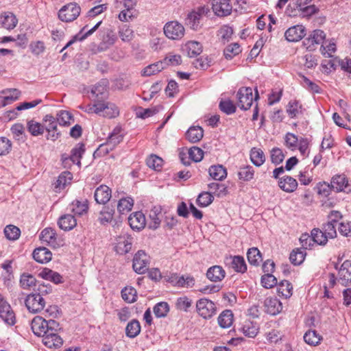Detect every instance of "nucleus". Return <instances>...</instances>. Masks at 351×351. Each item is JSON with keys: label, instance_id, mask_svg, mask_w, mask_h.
Instances as JSON below:
<instances>
[{"label": "nucleus", "instance_id": "obj_1", "mask_svg": "<svg viewBox=\"0 0 351 351\" xmlns=\"http://www.w3.org/2000/svg\"><path fill=\"white\" fill-rule=\"evenodd\" d=\"M31 328L34 335L43 337L48 332V330L51 332L55 330H60V325L53 319L47 321L42 317L36 316L32 321Z\"/></svg>", "mask_w": 351, "mask_h": 351}, {"label": "nucleus", "instance_id": "obj_2", "mask_svg": "<svg viewBox=\"0 0 351 351\" xmlns=\"http://www.w3.org/2000/svg\"><path fill=\"white\" fill-rule=\"evenodd\" d=\"M209 13L210 9L208 6H199L188 14L186 24L194 30L199 29L202 27V18Z\"/></svg>", "mask_w": 351, "mask_h": 351}, {"label": "nucleus", "instance_id": "obj_3", "mask_svg": "<svg viewBox=\"0 0 351 351\" xmlns=\"http://www.w3.org/2000/svg\"><path fill=\"white\" fill-rule=\"evenodd\" d=\"M81 8L76 3H70L64 5L58 12L59 19L64 22H71L80 15Z\"/></svg>", "mask_w": 351, "mask_h": 351}, {"label": "nucleus", "instance_id": "obj_4", "mask_svg": "<svg viewBox=\"0 0 351 351\" xmlns=\"http://www.w3.org/2000/svg\"><path fill=\"white\" fill-rule=\"evenodd\" d=\"M165 35L171 40L182 38L185 32L184 26L176 21L167 23L163 28Z\"/></svg>", "mask_w": 351, "mask_h": 351}, {"label": "nucleus", "instance_id": "obj_5", "mask_svg": "<svg viewBox=\"0 0 351 351\" xmlns=\"http://www.w3.org/2000/svg\"><path fill=\"white\" fill-rule=\"evenodd\" d=\"M25 304L29 312L37 313L43 310L46 302L43 297L34 292L27 295Z\"/></svg>", "mask_w": 351, "mask_h": 351}, {"label": "nucleus", "instance_id": "obj_6", "mask_svg": "<svg viewBox=\"0 0 351 351\" xmlns=\"http://www.w3.org/2000/svg\"><path fill=\"white\" fill-rule=\"evenodd\" d=\"M0 318L8 326H13L16 323V316L8 302L0 294Z\"/></svg>", "mask_w": 351, "mask_h": 351}, {"label": "nucleus", "instance_id": "obj_7", "mask_svg": "<svg viewBox=\"0 0 351 351\" xmlns=\"http://www.w3.org/2000/svg\"><path fill=\"white\" fill-rule=\"evenodd\" d=\"M149 264V256L143 251H138L133 258V269L139 274H144L148 268Z\"/></svg>", "mask_w": 351, "mask_h": 351}, {"label": "nucleus", "instance_id": "obj_8", "mask_svg": "<svg viewBox=\"0 0 351 351\" xmlns=\"http://www.w3.org/2000/svg\"><path fill=\"white\" fill-rule=\"evenodd\" d=\"M238 106L244 110H248L253 102L252 89L250 87H242L237 92Z\"/></svg>", "mask_w": 351, "mask_h": 351}, {"label": "nucleus", "instance_id": "obj_9", "mask_svg": "<svg viewBox=\"0 0 351 351\" xmlns=\"http://www.w3.org/2000/svg\"><path fill=\"white\" fill-rule=\"evenodd\" d=\"M198 314L204 319L210 318L216 311V306L212 301L202 298L196 304Z\"/></svg>", "mask_w": 351, "mask_h": 351}, {"label": "nucleus", "instance_id": "obj_10", "mask_svg": "<svg viewBox=\"0 0 351 351\" xmlns=\"http://www.w3.org/2000/svg\"><path fill=\"white\" fill-rule=\"evenodd\" d=\"M231 0H213L212 9L215 14L219 17H224L231 14L232 5Z\"/></svg>", "mask_w": 351, "mask_h": 351}, {"label": "nucleus", "instance_id": "obj_11", "mask_svg": "<svg viewBox=\"0 0 351 351\" xmlns=\"http://www.w3.org/2000/svg\"><path fill=\"white\" fill-rule=\"evenodd\" d=\"M326 38V34L321 29L313 30L309 34L308 37L305 38L303 44L308 51H313L315 46L323 43Z\"/></svg>", "mask_w": 351, "mask_h": 351}, {"label": "nucleus", "instance_id": "obj_12", "mask_svg": "<svg viewBox=\"0 0 351 351\" xmlns=\"http://www.w3.org/2000/svg\"><path fill=\"white\" fill-rule=\"evenodd\" d=\"M85 152L84 145L83 143H77L71 150V155L69 157L64 158L62 156V162L66 167L69 161H71L73 164H77L79 167L81 165L80 159L82 154Z\"/></svg>", "mask_w": 351, "mask_h": 351}, {"label": "nucleus", "instance_id": "obj_13", "mask_svg": "<svg viewBox=\"0 0 351 351\" xmlns=\"http://www.w3.org/2000/svg\"><path fill=\"white\" fill-rule=\"evenodd\" d=\"M59 330L53 331L48 330V332L43 337V343L49 348H60L63 343L62 338L57 334Z\"/></svg>", "mask_w": 351, "mask_h": 351}, {"label": "nucleus", "instance_id": "obj_14", "mask_svg": "<svg viewBox=\"0 0 351 351\" xmlns=\"http://www.w3.org/2000/svg\"><path fill=\"white\" fill-rule=\"evenodd\" d=\"M306 34V29L302 25H294L289 28L285 33V38L289 42H297Z\"/></svg>", "mask_w": 351, "mask_h": 351}, {"label": "nucleus", "instance_id": "obj_15", "mask_svg": "<svg viewBox=\"0 0 351 351\" xmlns=\"http://www.w3.org/2000/svg\"><path fill=\"white\" fill-rule=\"evenodd\" d=\"M99 107L101 108L100 113L99 114L100 116L111 119L119 114L118 108L112 103L99 100Z\"/></svg>", "mask_w": 351, "mask_h": 351}, {"label": "nucleus", "instance_id": "obj_16", "mask_svg": "<svg viewBox=\"0 0 351 351\" xmlns=\"http://www.w3.org/2000/svg\"><path fill=\"white\" fill-rule=\"evenodd\" d=\"M265 311L271 315H276L282 309V303L276 298L269 297L264 301Z\"/></svg>", "mask_w": 351, "mask_h": 351}, {"label": "nucleus", "instance_id": "obj_17", "mask_svg": "<svg viewBox=\"0 0 351 351\" xmlns=\"http://www.w3.org/2000/svg\"><path fill=\"white\" fill-rule=\"evenodd\" d=\"M111 189L106 185H100L95 191L94 197L97 203L106 204L111 198Z\"/></svg>", "mask_w": 351, "mask_h": 351}, {"label": "nucleus", "instance_id": "obj_18", "mask_svg": "<svg viewBox=\"0 0 351 351\" xmlns=\"http://www.w3.org/2000/svg\"><path fill=\"white\" fill-rule=\"evenodd\" d=\"M226 264L232 267L237 272L243 273L247 269V265L245 260L242 256H234L226 258Z\"/></svg>", "mask_w": 351, "mask_h": 351}, {"label": "nucleus", "instance_id": "obj_19", "mask_svg": "<svg viewBox=\"0 0 351 351\" xmlns=\"http://www.w3.org/2000/svg\"><path fill=\"white\" fill-rule=\"evenodd\" d=\"M128 223L133 230H141L146 224L145 215L141 212L133 213L128 217Z\"/></svg>", "mask_w": 351, "mask_h": 351}, {"label": "nucleus", "instance_id": "obj_20", "mask_svg": "<svg viewBox=\"0 0 351 351\" xmlns=\"http://www.w3.org/2000/svg\"><path fill=\"white\" fill-rule=\"evenodd\" d=\"M331 188L336 192L346 191L349 189L348 180L344 175H336L332 177L330 182Z\"/></svg>", "mask_w": 351, "mask_h": 351}, {"label": "nucleus", "instance_id": "obj_21", "mask_svg": "<svg viewBox=\"0 0 351 351\" xmlns=\"http://www.w3.org/2000/svg\"><path fill=\"white\" fill-rule=\"evenodd\" d=\"M121 129L119 127H116L110 135L108 136L106 144V152H108V147L112 150L115 146L123 141V134L121 133Z\"/></svg>", "mask_w": 351, "mask_h": 351}, {"label": "nucleus", "instance_id": "obj_22", "mask_svg": "<svg viewBox=\"0 0 351 351\" xmlns=\"http://www.w3.org/2000/svg\"><path fill=\"white\" fill-rule=\"evenodd\" d=\"M339 280L344 286L351 282V261H346L341 265L339 270Z\"/></svg>", "mask_w": 351, "mask_h": 351}, {"label": "nucleus", "instance_id": "obj_23", "mask_svg": "<svg viewBox=\"0 0 351 351\" xmlns=\"http://www.w3.org/2000/svg\"><path fill=\"white\" fill-rule=\"evenodd\" d=\"M34 259L40 263H47L51 260L52 254L49 250L46 247H38L33 252Z\"/></svg>", "mask_w": 351, "mask_h": 351}, {"label": "nucleus", "instance_id": "obj_24", "mask_svg": "<svg viewBox=\"0 0 351 351\" xmlns=\"http://www.w3.org/2000/svg\"><path fill=\"white\" fill-rule=\"evenodd\" d=\"M58 224L60 229L69 231L75 227L77 221L73 215L66 214L59 218Z\"/></svg>", "mask_w": 351, "mask_h": 351}, {"label": "nucleus", "instance_id": "obj_25", "mask_svg": "<svg viewBox=\"0 0 351 351\" xmlns=\"http://www.w3.org/2000/svg\"><path fill=\"white\" fill-rule=\"evenodd\" d=\"M226 276L224 269L219 265L210 267L206 273L207 278L213 282L221 281Z\"/></svg>", "mask_w": 351, "mask_h": 351}, {"label": "nucleus", "instance_id": "obj_26", "mask_svg": "<svg viewBox=\"0 0 351 351\" xmlns=\"http://www.w3.org/2000/svg\"><path fill=\"white\" fill-rule=\"evenodd\" d=\"M108 84L107 80H103L93 87L91 93L96 97V99L104 100L106 97Z\"/></svg>", "mask_w": 351, "mask_h": 351}, {"label": "nucleus", "instance_id": "obj_27", "mask_svg": "<svg viewBox=\"0 0 351 351\" xmlns=\"http://www.w3.org/2000/svg\"><path fill=\"white\" fill-rule=\"evenodd\" d=\"M0 23L7 29H14L18 23L15 15L12 12H4L0 16Z\"/></svg>", "mask_w": 351, "mask_h": 351}, {"label": "nucleus", "instance_id": "obj_28", "mask_svg": "<svg viewBox=\"0 0 351 351\" xmlns=\"http://www.w3.org/2000/svg\"><path fill=\"white\" fill-rule=\"evenodd\" d=\"M280 188L285 192H293L298 186V182L291 176H285L279 181Z\"/></svg>", "mask_w": 351, "mask_h": 351}, {"label": "nucleus", "instance_id": "obj_29", "mask_svg": "<svg viewBox=\"0 0 351 351\" xmlns=\"http://www.w3.org/2000/svg\"><path fill=\"white\" fill-rule=\"evenodd\" d=\"M141 329L140 322L134 319L128 323L125 327V335L129 338H134L140 334Z\"/></svg>", "mask_w": 351, "mask_h": 351}, {"label": "nucleus", "instance_id": "obj_30", "mask_svg": "<svg viewBox=\"0 0 351 351\" xmlns=\"http://www.w3.org/2000/svg\"><path fill=\"white\" fill-rule=\"evenodd\" d=\"M204 136L203 129L199 126L191 127L186 133V138L191 143L199 141Z\"/></svg>", "mask_w": 351, "mask_h": 351}, {"label": "nucleus", "instance_id": "obj_31", "mask_svg": "<svg viewBox=\"0 0 351 351\" xmlns=\"http://www.w3.org/2000/svg\"><path fill=\"white\" fill-rule=\"evenodd\" d=\"M209 175L215 180H223L227 176L226 169L222 165H213L209 168Z\"/></svg>", "mask_w": 351, "mask_h": 351}, {"label": "nucleus", "instance_id": "obj_32", "mask_svg": "<svg viewBox=\"0 0 351 351\" xmlns=\"http://www.w3.org/2000/svg\"><path fill=\"white\" fill-rule=\"evenodd\" d=\"M233 322V313L230 310L223 311L218 317V323L223 328L232 326Z\"/></svg>", "mask_w": 351, "mask_h": 351}, {"label": "nucleus", "instance_id": "obj_33", "mask_svg": "<svg viewBox=\"0 0 351 351\" xmlns=\"http://www.w3.org/2000/svg\"><path fill=\"white\" fill-rule=\"evenodd\" d=\"M250 160L256 166H261L265 161V156L262 149L254 147L250 151Z\"/></svg>", "mask_w": 351, "mask_h": 351}, {"label": "nucleus", "instance_id": "obj_34", "mask_svg": "<svg viewBox=\"0 0 351 351\" xmlns=\"http://www.w3.org/2000/svg\"><path fill=\"white\" fill-rule=\"evenodd\" d=\"M39 276L45 280L54 282L55 284L62 282V276L60 274L48 268H45L41 271Z\"/></svg>", "mask_w": 351, "mask_h": 351}, {"label": "nucleus", "instance_id": "obj_35", "mask_svg": "<svg viewBox=\"0 0 351 351\" xmlns=\"http://www.w3.org/2000/svg\"><path fill=\"white\" fill-rule=\"evenodd\" d=\"M134 205V200L130 197L119 199L117 204V210L121 215H124L130 211Z\"/></svg>", "mask_w": 351, "mask_h": 351}, {"label": "nucleus", "instance_id": "obj_36", "mask_svg": "<svg viewBox=\"0 0 351 351\" xmlns=\"http://www.w3.org/2000/svg\"><path fill=\"white\" fill-rule=\"evenodd\" d=\"M132 248V239L121 237L117 243L115 250L117 253L124 254L130 251Z\"/></svg>", "mask_w": 351, "mask_h": 351}, {"label": "nucleus", "instance_id": "obj_37", "mask_svg": "<svg viewBox=\"0 0 351 351\" xmlns=\"http://www.w3.org/2000/svg\"><path fill=\"white\" fill-rule=\"evenodd\" d=\"M69 210L75 215L81 216L88 210V204L86 202H80L78 200L73 201L69 206Z\"/></svg>", "mask_w": 351, "mask_h": 351}, {"label": "nucleus", "instance_id": "obj_38", "mask_svg": "<svg viewBox=\"0 0 351 351\" xmlns=\"http://www.w3.org/2000/svg\"><path fill=\"white\" fill-rule=\"evenodd\" d=\"M161 215L160 208L154 207L149 213L150 222L149 223V228L153 230L157 229L160 224Z\"/></svg>", "mask_w": 351, "mask_h": 351}, {"label": "nucleus", "instance_id": "obj_39", "mask_svg": "<svg viewBox=\"0 0 351 351\" xmlns=\"http://www.w3.org/2000/svg\"><path fill=\"white\" fill-rule=\"evenodd\" d=\"M254 170L250 165L243 166L239 168L238 177L239 180L248 182L253 179Z\"/></svg>", "mask_w": 351, "mask_h": 351}, {"label": "nucleus", "instance_id": "obj_40", "mask_svg": "<svg viewBox=\"0 0 351 351\" xmlns=\"http://www.w3.org/2000/svg\"><path fill=\"white\" fill-rule=\"evenodd\" d=\"M239 330H241L246 337L253 338L258 334V328L253 322L247 321Z\"/></svg>", "mask_w": 351, "mask_h": 351}, {"label": "nucleus", "instance_id": "obj_41", "mask_svg": "<svg viewBox=\"0 0 351 351\" xmlns=\"http://www.w3.org/2000/svg\"><path fill=\"white\" fill-rule=\"evenodd\" d=\"M247 257L251 265L257 266L262 261V256L257 247H252L248 250Z\"/></svg>", "mask_w": 351, "mask_h": 351}, {"label": "nucleus", "instance_id": "obj_42", "mask_svg": "<svg viewBox=\"0 0 351 351\" xmlns=\"http://www.w3.org/2000/svg\"><path fill=\"white\" fill-rule=\"evenodd\" d=\"M311 237L315 243L320 245H325L328 241V239H329L326 237V234L324 231L319 228H314L312 230Z\"/></svg>", "mask_w": 351, "mask_h": 351}, {"label": "nucleus", "instance_id": "obj_43", "mask_svg": "<svg viewBox=\"0 0 351 351\" xmlns=\"http://www.w3.org/2000/svg\"><path fill=\"white\" fill-rule=\"evenodd\" d=\"M297 11L303 16H311L318 12L319 9L315 5H305L298 10H295V13H293V12H290L289 9H287V12L289 16L296 15L298 14Z\"/></svg>", "mask_w": 351, "mask_h": 351}, {"label": "nucleus", "instance_id": "obj_44", "mask_svg": "<svg viewBox=\"0 0 351 351\" xmlns=\"http://www.w3.org/2000/svg\"><path fill=\"white\" fill-rule=\"evenodd\" d=\"M164 69V62H162V61L157 62L154 64L146 66L142 71V75L150 76L152 75H155L156 73L161 71Z\"/></svg>", "mask_w": 351, "mask_h": 351}, {"label": "nucleus", "instance_id": "obj_45", "mask_svg": "<svg viewBox=\"0 0 351 351\" xmlns=\"http://www.w3.org/2000/svg\"><path fill=\"white\" fill-rule=\"evenodd\" d=\"M287 112L291 118H295L302 113V105L296 100H291L287 106Z\"/></svg>", "mask_w": 351, "mask_h": 351}, {"label": "nucleus", "instance_id": "obj_46", "mask_svg": "<svg viewBox=\"0 0 351 351\" xmlns=\"http://www.w3.org/2000/svg\"><path fill=\"white\" fill-rule=\"evenodd\" d=\"M121 297L128 303H133L136 301L137 292L133 287H125L121 291Z\"/></svg>", "mask_w": 351, "mask_h": 351}, {"label": "nucleus", "instance_id": "obj_47", "mask_svg": "<svg viewBox=\"0 0 351 351\" xmlns=\"http://www.w3.org/2000/svg\"><path fill=\"white\" fill-rule=\"evenodd\" d=\"M304 340L307 344L315 346L320 342L322 337L315 330H309L305 332Z\"/></svg>", "mask_w": 351, "mask_h": 351}, {"label": "nucleus", "instance_id": "obj_48", "mask_svg": "<svg viewBox=\"0 0 351 351\" xmlns=\"http://www.w3.org/2000/svg\"><path fill=\"white\" fill-rule=\"evenodd\" d=\"M241 52V49L240 45L237 43H234L228 45L225 48L223 51V54L227 60H231L232 58L239 54Z\"/></svg>", "mask_w": 351, "mask_h": 351}, {"label": "nucleus", "instance_id": "obj_49", "mask_svg": "<svg viewBox=\"0 0 351 351\" xmlns=\"http://www.w3.org/2000/svg\"><path fill=\"white\" fill-rule=\"evenodd\" d=\"M306 252L304 250H293L290 254L289 259L294 265H300L304 260Z\"/></svg>", "mask_w": 351, "mask_h": 351}, {"label": "nucleus", "instance_id": "obj_50", "mask_svg": "<svg viewBox=\"0 0 351 351\" xmlns=\"http://www.w3.org/2000/svg\"><path fill=\"white\" fill-rule=\"evenodd\" d=\"M293 287L291 284L287 280H282L278 285L277 291L279 294L285 298H289L292 295Z\"/></svg>", "mask_w": 351, "mask_h": 351}, {"label": "nucleus", "instance_id": "obj_51", "mask_svg": "<svg viewBox=\"0 0 351 351\" xmlns=\"http://www.w3.org/2000/svg\"><path fill=\"white\" fill-rule=\"evenodd\" d=\"M186 47L189 57H195L202 51V45L196 41H189L186 43Z\"/></svg>", "mask_w": 351, "mask_h": 351}, {"label": "nucleus", "instance_id": "obj_52", "mask_svg": "<svg viewBox=\"0 0 351 351\" xmlns=\"http://www.w3.org/2000/svg\"><path fill=\"white\" fill-rule=\"evenodd\" d=\"M36 280L34 276L23 274L20 278V285L24 289H28L36 285Z\"/></svg>", "mask_w": 351, "mask_h": 351}, {"label": "nucleus", "instance_id": "obj_53", "mask_svg": "<svg viewBox=\"0 0 351 351\" xmlns=\"http://www.w3.org/2000/svg\"><path fill=\"white\" fill-rule=\"evenodd\" d=\"M4 234L8 239L14 241L19 239L21 230L14 225H8L4 229Z\"/></svg>", "mask_w": 351, "mask_h": 351}, {"label": "nucleus", "instance_id": "obj_54", "mask_svg": "<svg viewBox=\"0 0 351 351\" xmlns=\"http://www.w3.org/2000/svg\"><path fill=\"white\" fill-rule=\"evenodd\" d=\"M153 311L156 317H165L169 311V306L167 302H161L154 306Z\"/></svg>", "mask_w": 351, "mask_h": 351}, {"label": "nucleus", "instance_id": "obj_55", "mask_svg": "<svg viewBox=\"0 0 351 351\" xmlns=\"http://www.w3.org/2000/svg\"><path fill=\"white\" fill-rule=\"evenodd\" d=\"M219 106L220 110L227 114H233L236 111V106L230 99L221 100Z\"/></svg>", "mask_w": 351, "mask_h": 351}, {"label": "nucleus", "instance_id": "obj_56", "mask_svg": "<svg viewBox=\"0 0 351 351\" xmlns=\"http://www.w3.org/2000/svg\"><path fill=\"white\" fill-rule=\"evenodd\" d=\"M57 121L61 125H68L71 124V121H73V119L69 112L62 110L58 113Z\"/></svg>", "mask_w": 351, "mask_h": 351}, {"label": "nucleus", "instance_id": "obj_57", "mask_svg": "<svg viewBox=\"0 0 351 351\" xmlns=\"http://www.w3.org/2000/svg\"><path fill=\"white\" fill-rule=\"evenodd\" d=\"M114 210L109 207H104L100 212L99 221L101 223H108L113 219Z\"/></svg>", "mask_w": 351, "mask_h": 351}, {"label": "nucleus", "instance_id": "obj_58", "mask_svg": "<svg viewBox=\"0 0 351 351\" xmlns=\"http://www.w3.org/2000/svg\"><path fill=\"white\" fill-rule=\"evenodd\" d=\"M213 199L211 193L203 192L199 195L197 203L201 206H207L213 202Z\"/></svg>", "mask_w": 351, "mask_h": 351}, {"label": "nucleus", "instance_id": "obj_59", "mask_svg": "<svg viewBox=\"0 0 351 351\" xmlns=\"http://www.w3.org/2000/svg\"><path fill=\"white\" fill-rule=\"evenodd\" d=\"M189 158L194 162H200L204 156V152L198 147H192L188 151Z\"/></svg>", "mask_w": 351, "mask_h": 351}, {"label": "nucleus", "instance_id": "obj_60", "mask_svg": "<svg viewBox=\"0 0 351 351\" xmlns=\"http://www.w3.org/2000/svg\"><path fill=\"white\" fill-rule=\"evenodd\" d=\"M271 161L275 165H279L281 163L284 158L285 155L280 148L274 147L271 150Z\"/></svg>", "mask_w": 351, "mask_h": 351}, {"label": "nucleus", "instance_id": "obj_61", "mask_svg": "<svg viewBox=\"0 0 351 351\" xmlns=\"http://www.w3.org/2000/svg\"><path fill=\"white\" fill-rule=\"evenodd\" d=\"M164 62L165 67L168 65L176 66L179 65L182 62V58L180 55H175L169 53L162 61Z\"/></svg>", "mask_w": 351, "mask_h": 351}, {"label": "nucleus", "instance_id": "obj_62", "mask_svg": "<svg viewBox=\"0 0 351 351\" xmlns=\"http://www.w3.org/2000/svg\"><path fill=\"white\" fill-rule=\"evenodd\" d=\"M261 284L266 289H270L277 285V279L271 274H267L261 277Z\"/></svg>", "mask_w": 351, "mask_h": 351}, {"label": "nucleus", "instance_id": "obj_63", "mask_svg": "<svg viewBox=\"0 0 351 351\" xmlns=\"http://www.w3.org/2000/svg\"><path fill=\"white\" fill-rule=\"evenodd\" d=\"M27 128L29 132L33 136H38L42 134L44 132L43 127L40 125V123L36 122L33 120L29 121L27 123Z\"/></svg>", "mask_w": 351, "mask_h": 351}, {"label": "nucleus", "instance_id": "obj_64", "mask_svg": "<svg viewBox=\"0 0 351 351\" xmlns=\"http://www.w3.org/2000/svg\"><path fill=\"white\" fill-rule=\"evenodd\" d=\"M147 165L155 170L159 169L162 165V159L156 155H152L146 160Z\"/></svg>", "mask_w": 351, "mask_h": 351}]
</instances>
